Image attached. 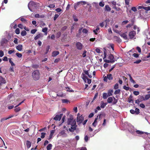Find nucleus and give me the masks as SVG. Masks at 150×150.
<instances>
[{"instance_id":"nucleus-15","label":"nucleus","mask_w":150,"mask_h":150,"mask_svg":"<svg viewBox=\"0 0 150 150\" xmlns=\"http://www.w3.org/2000/svg\"><path fill=\"white\" fill-rule=\"evenodd\" d=\"M27 147V148H29L31 146V143L30 141L27 140L26 142Z\"/></svg>"},{"instance_id":"nucleus-39","label":"nucleus","mask_w":150,"mask_h":150,"mask_svg":"<svg viewBox=\"0 0 150 150\" xmlns=\"http://www.w3.org/2000/svg\"><path fill=\"white\" fill-rule=\"evenodd\" d=\"M135 111L136 115H138L140 113L139 109L137 108H135Z\"/></svg>"},{"instance_id":"nucleus-44","label":"nucleus","mask_w":150,"mask_h":150,"mask_svg":"<svg viewBox=\"0 0 150 150\" xmlns=\"http://www.w3.org/2000/svg\"><path fill=\"white\" fill-rule=\"evenodd\" d=\"M113 98L114 99V101L113 102V104H115L117 103V100L114 97H113Z\"/></svg>"},{"instance_id":"nucleus-54","label":"nucleus","mask_w":150,"mask_h":150,"mask_svg":"<svg viewBox=\"0 0 150 150\" xmlns=\"http://www.w3.org/2000/svg\"><path fill=\"white\" fill-rule=\"evenodd\" d=\"M136 49L138 51V52L139 53H141V48L139 47H136Z\"/></svg>"},{"instance_id":"nucleus-51","label":"nucleus","mask_w":150,"mask_h":150,"mask_svg":"<svg viewBox=\"0 0 150 150\" xmlns=\"http://www.w3.org/2000/svg\"><path fill=\"white\" fill-rule=\"evenodd\" d=\"M131 10L134 12H136L137 11V9L135 7H132Z\"/></svg>"},{"instance_id":"nucleus-59","label":"nucleus","mask_w":150,"mask_h":150,"mask_svg":"<svg viewBox=\"0 0 150 150\" xmlns=\"http://www.w3.org/2000/svg\"><path fill=\"white\" fill-rule=\"evenodd\" d=\"M128 22V21L127 20L124 21L122 22V25H125Z\"/></svg>"},{"instance_id":"nucleus-19","label":"nucleus","mask_w":150,"mask_h":150,"mask_svg":"<svg viewBox=\"0 0 150 150\" xmlns=\"http://www.w3.org/2000/svg\"><path fill=\"white\" fill-rule=\"evenodd\" d=\"M13 115H12L11 116H9L7 118H4L1 119V122H3V121L7 120L8 119L11 118L12 117H13Z\"/></svg>"},{"instance_id":"nucleus-63","label":"nucleus","mask_w":150,"mask_h":150,"mask_svg":"<svg viewBox=\"0 0 150 150\" xmlns=\"http://www.w3.org/2000/svg\"><path fill=\"white\" fill-rule=\"evenodd\" d=\"M129 87H127L126 86H123V88L126 91H128L129 89Z\"/></svg>"},{"instance_id":"nucleus-24","label":"nucleus","mask_w":150,"mask_h":150,"mask_svg":"<svg viewBox=\"0 0 150 150\" xmlns=\"http://www.w3.org/2000/svg\"><path fill=\"white\" fill-rule=\"evenodd\" d=\"M106 104H107L104 103L103 101H102L100 103V107L102 108H104Z\"/></svg>"},{"instance_id":"nucleus-25","label":"nucleus","mask_w":150,"mask_h":150,"mask_svg":"<svg viewBox=\"0 0 150 150\" xmlns=\"http://www.w3.org/2000/svg\"><path fill=\"white\" fill-rule=\"evenodd\" d=\"M108 96V95L105 93H104L103 94V98L104 99H106Z\"/></svg>"},{"instance_id":"nucleus-61","label":"nucleus","mask_w":150,"mask_h":150,"mask_svg":"<svg viewBox=\"0 0 150 150\" xmlns=\"http://www.w3.org/2000/svg\"><path fill=\"white\" fill-rule=\"evenodd\" d=\"M86 52H87L86 50H85L83 51V53L82 54L83 57H84L86 56Z\"/></svg>"},{"instance_id":"nucleus-58","label":"nucleus","mask_w":150,"mask_h":150,"mask_svg":"<svg viewBox=\"0 0 150 150\" xmlns=\"http://www.w3.org/2000/svg\"><path fill=\"white\" fill-rule=\"evenodd\" d=\"M143 9L146 11L150 10V6H149L147 7H144Z\"/></svg>"},{"instance_id":"nucleus-11","label":"nucleus","mask_w":150,"mask_h":150,"mask_svg":"<svg viewBox=\"0 0 150 150\" xmlns=\"http://www.w3.org/2000/svg\"><path fill=\"white\" fill-rule=\"evenodd\" d=\"M8 97L9 100H10V103H13L14 102H13V101L15 100L14 97L13 96H11V95H10L8 96Z\"/></svg>"},{"instance_id":"nucleus-62","label":"nucleus","mask_w":150,"mask_h":150,"mask_svg":"<svg viewBox=\"0 0 150 150\" xmlns=\"http://www.w3.org/2000/svg\"><path fill=\"white\" fill-rule=\"evenodd\" d=\"M125 4L128 5L129 4V0H125Z\"/></svg>"},{"instance_id":"nucleus-13","label":"nucleus","mask_w":150,"mask_h":150,"mask_svg":"<svg viewBox=\"0 0 150 150\" xmlns=\"http://www.w3.org/2000/svg\"><path fill=\"white\" fill-rule=\"evenodd\" d=\"M90 71V69L88 70H84L83 71L84 73L85 74L87 75L88 76V77L90 78H91L92 77V76H91V74H90L88 73V71Z\"/></svg>"},{"instance_id":"nucleus-33","label":"nucleus","mask_w":150,"mask_h":150,"mask_svg":"<svg viewBox=\"0 0 150 150\" xmlns=\"http://www.w3.org/2000/svg\"><path fill=\"white\" fill-rule=\"evenodd\" d=\"M26 34L27 33L26 31L25 30L22 31L21 33V35L23 36L26 35Z\"/></svg>"},{"instance_id":"nucleus-37","label":"nucleus","mask_w":150,"mask_h":150,"mask_svg":"<svg viewBox=\"0 0 150 150\" xmlns=\"http://www.w3.org/2000/svg\"><path fill=\"white\" fill-rule=\"evenodd\" d=\"M150 98V95L148 94L146 95L144 98V99L145 100H148Z\"/></svg>"},{"instance_id":"nucleus-5","label":"nucleus","mask_w":150,"mask_h":150,"mask_svg":"<svg viewBox=\"0 0 150 150\" xmlns=\"http://www.w3.org/2000/svg\"><path fill=\"white\" fill-rule=\"evenodd\" d=\"M70 128H69V130L70 132H73L76 129L77 126L76 125V122H74V123L72 124Z\"/></svg>"},{"instance_id":"nucleus-29","label":"nucleus","mask_w":150,"mask_h":150,"mask_svg":"<svg viewBox=\"0 0 150 150\" xmlns=\"http://www.w3.org/2000/svg\"><path fill=\"white\" fill-rule=\"evenodd\" d=\"M139 99H138L139 100L140 102H141L143 100H144V98L143 96H138Z\"/></svg>"},{"instance_id":"nucleus-2","label":"nucleus","mask_w":150,"mask_h":150,"mask_svg":"<svg viewBox=\"0 0 150 150\" xmlns=\"http://www.w3.org/2000/svg\"><path fill=\"white\" fill-rule=\"evenodd\" d=\"M108 59H110V60L105 59L104 60V62L107 63H113L115 62V60L114 59V56L112 54H110L109 55Z\"/></svg>"},{"instance_id":"nucleus-41","label":"nucleus","mask_w":150,"mask_h":150,"mask_svg":"<svg viewBox=\"0 0 150 150\" xmlns=\"http://www.w3.org/2000/svg\"><path fill=\"white\" fill-rule=\"evenodd\" d=\"M15 33L17 34H19L20 33L19 29L17 28L15 30Z\"/></svg>"},{"instance_id":"nucleus-21","label":"nucleus","mask_w":150,"mask_h":150,"mask_svg":"<svg viewBox=\"0 0 150 150\" xmlns=\"http://www.w3.org/2000/svg\"><path fill=\"white\" fill-rule=\"evenodd\" d=\"M23 48V46L22 45H18L16 47V49L17 50L19 51H21Z\"/></svg>"},{"instance_id":"nucleus-18","label":"nucleus","mask_w":150,"mask_h":150,"mask_svg":"<svg viewBox=\"0 0 150 150\" xmlns=\"http://www.w3.org/2000/svg\"><path fill=\"white\" fill-rule=\"evenodd\" d=\"M59 53L58 51H54L52 53V56L53 57L56 56Z\"/></svg>"},{"instance_id":"nucleus-55","label":"nucleus","mask_w":150,"mask_h":150,"mask_svg":"<svg viewBox=\"0 0 150 150\" xmlns=\"http://www.w3.org/2000/svg\"><path fill=\"white\" fill-rule=\"evenodd\" d=\"M4 55V53L3 51L1 50H0V57H2Z\"/></svg>"},{"instance_id":"nucleus-22","label":"nucleus","mask_w":150,"mask_h":150,"mask_svg":"<svg viewBox=\"0 0 150 150\" xmlns=\"http://www.w3.org/2000/svg\"><path fill=\"white\" fill-rule=\"evenodd\" d=\"M107 76L108 79L110 80H112L113 79L112 75L111 74H108L107 75Z\"/></svg>"},{"instance_id":"nucleus-57","label":"nucleus","mask_w":150,"mask_h":150,"mask_svg":"<svg viewBox=\"0 0 150 150\" xmlns=\"http://www.w3.org/2000/svg\"><path fill=\"white\" fill-rule=\"evenodd\" d=\"M114 89H117L118 88V84L116 83L115 84L114 87Z\"/></svg>"},{"instance_id":"nucleus-36","label":"nucleus","mask_w":150,"mask_h":150,"mask_svg":"<svg viewBox=\"0 0 150 150\" xmlns=\"http://www.w3.org/2000/svg\"><path fill=\"white\" fill-rule=\"evenodd\" d=\"M14 111L15 112H17L21 110L20 108L19 107H15Z\"/></svg>"},{"instance_id":"nucleus-50","label":"nucleus","mask_w":150,"mask_h":150,"mask_svg":"<svg viewBox=\"0 0 150 150\" xmlns=\"http://www.w3.org/2000/svg\"><path fill=\"white\" fill-rule=\"evenodd\" d=\"M39 67V65L37 64H34L32 66V67L34 68L37 69Z\"/></svg>"},{"instance_id":"nucleus-53","label":"nucleus","mask_w":150,"mask_h":150,"mask_svg":"<svg viewBox=\"0 0 150 150\" xmlns=\"http://www.w3.org/2000/svg\"><path fill=\"white\" fill-rule=\"evenodd\" d=\"M133 93L134 95L137 96L139 94V92L138 91H134L133 92Z\"/></svg>"},{"instance_id":"nucleus-43","label":"nucleus","mask_w":150,"mask_h":150,"mask_svg":"<svg viewBox=\"0 0 150 150\" xmlns=\"http://www.w3.org/2000/svg\"><path fill=\"white\" fill-rule=\"evenodd\" d=\"M120 89H118L115 91L114 93L115 94H119L120 93Z\"/></svg>"},{"instance_id":"nucleus-1","label":"nucleus","mask_w":150,"mask_h":150,"mask_svg":"<svg viewBox=\"0 0 150 150\" xmlns=\"http://www.w3.org/2000/svg\"><path fill=\"white\" fill-rule=\"evenodd\" d=\"M40 73L39 70L34 71L32 73V77L35 80H38L40 78Z\"/></svg>"},{"instance_id":"nucleus-3","label":"nucleus","mask_w":150,"mask_h":150,"mask_svg":"<svg viewBox=\"0 0 150 150\" xmlns=\"http://www.w3.org/2000/svg\"><path fill=\"white\" fill-rule=\"evenodd\" d=\"M70 118L68 119L67 124L68 125H72L74 123V122H76L75 120H74L73 116L71 115H69Z\"/></svg>"},{"instance_id":"nucleus-7","label":"nucleus","mask_w":150,"mask_h":150,"mask_svg":"<svg viewBox=\"0 0 150 150\" xmlns=\"http://www.w3.org/2000/svg\"><path fill=\"white\" fill-rule=\"evenodd\" d=\"M84 120V117L81 115L80 117H77L76 118V121L77 122L80 123H81Z\"/></svg>"},{"instance_id":"nucleus-20","label":"nucleus","mask_w":150,"mask_h":150,"mask_svg":"<svg viewBox=\"0 0 150 150\" xmlns=\"http://www.w3.org/2000/svg\"><path fill=\"white\" fill-rule=\"evenodd\" d=\"M47 30H48V28L47 27H45L44 28H42V31L43 32H44L45 33V35H47Z\"/></svg>"},{"instance_id":"nucleus-34","label":"nucleus","mask_w":150,"mask_h":150,"mask_svg":"<svg viewBox=\"0 0 150 150\" xmlns=\"http://www.w3.org/2000/svg\"><path fill=\"white\" fill-rule=\"evenodd\" d=\"M12 58H9L8 60L9 62L11 64L12 66H14L15 65V64L13 63V62L12 61Z\"/></svg>"},{"instance_id":"nucleus-9","label":"nucleus","mask_w":150,"mask_h":150,"mask_svg":"<svg viewBox=\"0 0 150 150\" xmlns=\"http://www.w3.org/2000/svg\"><path fill=\"white\" fill-rule=\"evenodd\" d=\"M36 5L35 2L33 1H30L28 4V6L29 10L31 11H33L30 8V7L32 6H35Z\"/></svg>"},{"instance_id":"nucleus-26","label":"nucleus","mask_w":150,"mask_h":150,"mask_svg":"<svg viewBox=\"0 0 150 150\" xmlns=\"http://www.w3.org/2000/svg\"><path fill=\"white\" fill-rule=\"evenodd\" d=\"M52 145L51 144H50L47 146V150H50L51 149Z\"/></svg>"},{"instance_id":"nucleus-16","label":"nucleus","mask_w":150,"mask_h":150,"mask_svg":"<svg viewBox=\"0 0 150 150\" xmlns=\"http://www.w3.org/2000/svg\"><path fill=\"white\" fill-rule=\"evenodd\" d=\"M43 36L42 34L40 33H39L38 35H37L35 37L34 40H36L38 39L40 37H42Z\"/></svg>"},{"instance_id":"nucleus-47","label":"nucleus","mask_w":150,"mask_h":150,"mask_svg":"<svg viewBox=\"0 0 150 150\" xmlns=\"http://www.w3.org/2000/svg\"><path fill=\"white\" fill-rule=\"evenodd\" d=\"M105 5L104 2H100L99 3V5L100 6L103 7Z\"/></svg>"},{"instance_id":"nucleus-31","label":"nucleus","mask_w":150,"mask_h":150,"mask_svg":"<svg viewBox=\"0 0 150 150\" xmlns=\"http://www.w3.org/2000/svg\"><path fill=\"white\" fill-rule=\"evenodd\" d=\"M112 100V97H109L107 99V102L108 103H111Z\"/></svg>"},{"instance_id":"nucleus-38","label":"nucleus","mask_w":150,"mask_h":150,"mask_svg":"<svg viewBox=\"0 0 150 150\" xmlns=\"http://www.w3.org/2000/svg\"><path fill=\"white\" fill-rule=\"evenodd\" d=\"M136 132L138 134H144V132L140 131L139 130H137L136 131Z\"/></svg>"},{"instance_id":"nucleus-40","label":"nucleus","mask_w":150,"mask_h":150,"mask_svg":"<svg viewBox=\"0 0 150 150\" xmlns=\"http://www.w3.org/2000/svg\"><path fill=\"white\" fill-rule=\"evenodd\" d=\"M62 34L60 32H59L57 33L56 34V37L57 38H59Z\"/></svg>"},{"instance_id":"nucleus-42","label":"nucleus","mask_w":150,"mask_h":150,"mask_svg":"<svg viewBox=\"0 0 150 150\" xmlns=\"http://www.w3.org/2000/svg\"><path fill=\"white\" fill-rule=\"evenodd\" d=\"M18 26L19 28L23 29V28H24V26L21 24H18Z\"/></svg>"},{"instance_id":"nucleus-45","label":"nucleus","mask_w":150,"mask_h":150,"mask_svg":"<svg viewBox=\"0 0 150 150\" xmlns=\"http://www.w3.org/2000/svg\"><path fill=\"white\" fill-rule=\"evenodd\" d=\"M37 31V29H33V30H31V33H32V34H35V32Z\"/></svg>"},{"instance_id":"nucleus-14","label":"nucleus","mask_w":150,"mask_h":150,"mask_svg":"<svg viewBox=\"0 0 150 150\" xmlns=\"http://www.w3.org/2000/svg\"><path fill=\"white\" fill-rule=\"evenodd\" d=\"M120 36L123 38L125 40H129V39L128 38L127 35L125 33H123L122 34H120Z\"/></svg>"},{"instance_id":"nucleus-23","label":"nucleus","mask_w":150,"mask_h":150,"mask_svg":"<svg viewBox=\"0 0 150 150\" xmlns=\"http://www.w3.org/2000/svg\"><path fill=\"white\" fill-rule=\"evenodd\" d=\"M0 82L2 83H6V80L4 78L0 76Z\"/></svg>"},{"instance_id":"nucleus-49","label":"nucleus","mask_w":150,"mask_h":150,"mask_svg":"<svg viewBox=\"0 0 150 150\" xmlns=\"http://www.w3.org/2000/svg\"><path fill=\"white\" fill-rule=\"evenodd\" d=\"M46 134V133H44V132H42L41 133V137L42 138V139H43L45 137V135Z\"/></svg>"},{"instance_id":"nucleus-46","label":"nucleus","mask_w":150,"mask_h":150,"mask_svg":"<svg viewBox=\"0 0 150 150\" xmlns=\"http://www.w3.org/2000/svg\"><path fill=\"white\" fill-rule=\"evenodd\" d=\"M16 55L19 58L21 57L22 56V55L21 53H16Z\"/></svg>"},{"instance_id":"nucleus-48","label":"nucleus","mask_w":150,"mask_h":150,"mask_svg":"<svg viewBox=\"0 0 150 150\" xmlns=\"http://www.w3.org/2000/svg\"><path fill=\"white\" fill-rule=\"evenodd\" d=\"M21 21H22V22H23L24 23H27V20L26 19H25L23 18H21Z\"/></svg>"},{"instance_id":"nucleus-27","label":"nucleus","mask_w":150,"mask_h":150,"mask_svg":"<svg viewBox=\"0 0 150 150\" xmlns=\"http://www.w3.org/2000/svg\"><path fill=\"white\" fill-rule=\"evenodd\" d=\"M113 90L112 89L109 90L108 92V96H112V93L113 92Z\"/></svg>"},{"instance_id":"nucleus-52","label":"nucleus","mask_w":150,"mask_h":150,"mask_svg":"<svg viewBox=\"0 0 150 150\" xmlns=\"http://www.w3.org/2000/svg\"><path fill=\"white\" fill-rule=\"evenodd\" d=\"M62 103H67L69 101L67 99H63L62 100Z\"/></svg>"},{"instance_id":"nucleus-10","label":"nucleus","mask_w":150,"mask_h":150,"mask_svg":"<svg viewBox=\"0 0 150 150\" xmlns=\"http://www.w3.org/2000/svg\"><path fill=\"white\" fill-rule=\"evenodd\" d=\"M8 42V40L6 38H2L0 41L1 46H3L4 44L7 43Z\"/></svg>"},{"instance_id":"nucleus-6","label":"nucleus","mask_w":150,"mask_h":150,"mask_svg":"<svg viewBox=\"0 0 150 150\" xmlns=\"http://www.w3.org/2000/svg\"><path fill=\"white\" fill-rule=\"evenodd\" d=\"M136 34V32L135 31L132 30L129 33V35L130 38L131 39H132L134 38V37L135 36Z\"/></svg>"},{"instance_id":"nucleus-60","label":"nucleus","mask_w":150,"mask_h":150,"mask_svg":"<svg viewBox=\"0 0 150 150\" xmlns=\"http://www.w3.org/2000/svg\"><path fill=\"white\" fill-rule=\"evenodd\" d=\"M133 56L137 58L139 57V54L137 53H134L133 54Z\"/></svg>"},{"instance_id":"nucleus-35","label":"nucleus","mask_w":150,"mask_h":150,"mask_svg":"<svg viewBox=\"0 0 150 150\" xmlns=\"http://www.w3.org/2000/svg\"><path fill=\"white\" fill-rule=\"evenodd\" d=\"M97 119H98L97 117V118H96L94 120V122L92 124L95 127L96 126V124L97 123Z\"/></svg>"},{"instance_id":"nucleus-28","label":"nucleus","mask_w":150,"mask_h":150,"mask_svg":"<svg viewBox=\"0 0 150 150\" xmlns=\"http://www.w3.org/2000/svg\"><path fill=\"white\" fill-rule=\"evenodd\" d=\"M82 79L84 81H86V79H87L88 78L87 76L83 73L82 74Z\"/></svg>"},{"instance_id":"nucleus-30","label":"nucleus","mask_w":150,"mask_h":150,"mask_svg":"<svg viewBox=\"0 0 150 150\" xmlns=\"http://www.w3.org/2000/svg\"><path fill=\"white\" fill-rule=\"evenodd\" d=\"M114 38L116 40L119 42H121L122 41V40L119 37L116 36H115L114 37Z\"/></svg>"},{"instance_id":"nucleus-64","label":"nucleus","mask_w":150,"mask_h":150,"mask_svg":"<svg viewBox=\"0 0 150 150\" xmlns=\"http://www.w3.org/2000/svg\"><path fill=\"white\" fill-rule=\"evenodd\" d=\"M88 137L87 135H86L85 136L84 140L86 142H87L88 140Z\"/></svg>"},{"instance_id":"nucleus-32","label":"nucleus","mask_w":150,"mask_h":150,"mask_svg":"<svg viewBox=\"0 0 150 150\" xmlns=\"http://www.w3.org/2000/svg\"><path fill=\"white\" fill-rule=\"evenodd\" d=\"M99 29L100 28H99L97 27L95 30H93V32L96 35H97L98 34L97 32H98V31L99 30Z\"/></svg>"},{"instance_id":"nucleus-56","label":"nucleus","mask_w":150,"mask_h":150,"mask_svg":"<svg viewBox=\"0 0 150 150\" xmlns=\"http://www.w3.org/2000/svg\"><path fill=\"white\" fill-rule=\"evenodd\" d=\"M50 49V46L49 45L47 46V47L46 48V52L45 53L46 54H47L48 53Z\"/></svg>"},{"instance_id":"nucleus-12","label":"nucleus","mask_w":150,"mask_h":150,"mask_svg":"<svg viewBox=\"0 0 150 150\" xmlns=\"http://www.w3.org/2000/svg\"><path fill=\"white\" fill-rule=\"evenodd\" d=\"M55 131V129L52 130L51 131L50 134V135L49 138L48 139V140H49L52 138L53 135L54 134V133Z\"/></svg>"},{"instance_id":"nucleus-8","label":"nucleus","mask_w":150,"mask_h":150,"mask_svg":"<svg viewBox=\"0 0 150 150\" xmlns=\"http://www.w3.org/2000/svg\"><path fill=\"white\" fill-rule=\"evenodd\" d=\"M62 116L63 114H61L59 115H57L53 119L56 121H59L61 119Z\"/></svg>"},{"instance_id":"nucleus-4","label":"nucleus","mask_w":150,"mask_h":150,"mask_svg":"<svg viewBox=\"0 0 150 150\" xmlns=\"http://www.w3.org/2000/svg\"><path fill=\"white\" fill-rule=\"evenodd\" d=\"M76 47L77 49L81 50L83 49V45L81 42H77L76 43Z\"/></svg>"},{"instance_id":"nucleus-17","label":"nucleus","mask_w":150,"mask_h":150,"mask_svg":"<svg viewBox=\"0 0 150 150\" xmlns=\"http://www.w3.org/2000/svg\"><path fill=\"white\" fill-rule=\"evenodd\" d=\"M105 10L107 11H110L111 10V8L109 7L108 5H106L105 7Z\"/></svg>"}]
</instances>
